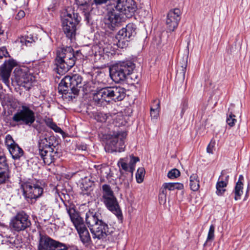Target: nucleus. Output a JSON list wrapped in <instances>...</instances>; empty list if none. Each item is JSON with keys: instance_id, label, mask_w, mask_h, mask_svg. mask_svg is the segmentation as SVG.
<instances>
[{"instance_id": "f257e3e1", "label": "nucleus", "mask_w": 250, "mask_h": 250, "mask_svg": "<svg viewBox=\"0 0 250 250\" xmlns=\"http://www.w3.org/2000/svg\"><path fill=\"white\" fill-rule=\"evenodd\" d=\"M75 55L73 49L70 46L60 48L57 50L55 64L59 74L68 71L74 65Z\"/></svg>"}, {"instance_id": "f03ea898", "label": "nucleus", "mask_w": 250, "mask_h": 250, "mask_svg": "<svg viewBox=\"0 0 250 250\" xmlns=\"http://www.w3.org/2000/svg\"><path fill=\"white\" fill-rule=\"evenodd\" d=\"M125 96V90L120 86L102 88L93 94V99L97 104H102L104 102H109L111 100L121 101Z\"/></svg>"}, {"instance_id": "7ed1b4c3", "label": "nucleus", "mask_w": 250, "mask_h": 250, "mask_svg": "<svg viewBox=\"0 0 250 250\" xmlns=\"http://www.w3.org/2000/svg\"><path fill=\"white\" fill-rule=\"evenodd\" d=\"M66 210L77 229L82 242L85 246H89L91 242V239L83 219L73 207L66 206Z\"/></svg>"}, {"instance_id": "20e7f679", "label": "nucleus", "mask_w": 250, "mask_h": 250, "mask_svg": "<svg viewBox=\"0 0 250 250\" xmlns=\"http://www.w3.org/2000/svg\"><path fill=\"white\" fill-rule=\"evenodd\" d=\"M127 133L124 130H114L107 135L105 149L108 152H122L125 148V140Z\"/></svg>"}, {"instance_id": "39448f33", "label": "nucleus", "mask_w": 250, "mask_h": 250, "mask_svg": "<svg viewBox=\"0 0 250 250\" xmlns=\"http://www.w3.org/2000/svg\"><path fill=\"white\" fill-rule=\"evenodd\" d=\"M62 30L67 37L72 39L76 34L77 25L80 21L81 18L78 13L73 11H68L66 9L61 15Z\"/></svg>"}, {"instance_id": "423d86ee", "label": "nucleus", "mask_w": 250, "mask_h": 250, "mask_svg": "<svg viewBox=\"0 0 250 250\" xmlns=\"http://www.w3.org/2000/svg\"><path fill=\"white\" fill-rule=\"evenodd\" d=\"M134 67V64L131 62H120L110 69L111 78L115 83L124 81L132 73Z\"/></svg>"}, {"instance_id": "0eeeda50", "label": "nucleus", "mask_w": 250, "mask_h": 250, "mask_svg": "<svg viewBox=\"0 0 250 250\" xmlns=\"http://www.w3.org/2000/svg\"><path fill=\"white\" fill-rule=\"evenodd\" d=\"M102 201L107 208L115 214L118 218L122 216L117 199L109 185L104 184L102 186Z\"/></svg>"}, {"instance_id": "6e6552de", "label": "nucleus", "mask_w": 250, "mask_h": 250, "mask_svg": "<svg viewBox=\"0 0 250 250\" xmlns=\"http://www.w3.org/2000/svg\"><path fill=\"white\" fill-rule=\"evenodd\" d=\"M15 82L20 86L29 89L35 81V77L26 66L16 67L14 71Z\"/></svg>"}, {"instance_id": "1a4fd4ad", "label": "nucleus", "mask_w": 250, "mask_h": 250, "mask_svg": "<svg viewBox=\"0 0 250 250\" xmlns=\"http://www.w3.org/2000/svg\"><path fill=\"white\" fill-rule=\"evenodd\" d=\"M36 119L35 113L30 109L29 106L25 104H22L14 114L12 117L13 121L20 125L30 126Z\"/></svg>"}, {"instance_id": "9d476101", "label": "nucleus", "mask_w": 250, "mask_h": 250, "mask_svg": "<svg viewBox=\"0 0 250 250\" xmlns=\"http://www.w3.org/2000/svg\"><path fill=\"white\" fill-rule=\"evenodd\" d=\"M9 225L13 230L20 232L29 228L31 222L28 215L24 211H21L11 218Z\"/></svg>"}, {"instance_id": "9b49d317", "label": "nucleus", "mask_w": 250, "mask_h": 250, "mask_svg": "<svg viewBox=\"0 0 250 250\" xmlns=\"http://www.w3.org/2000/svg\"><path fill=\"white\" fill-rule=\"evenodd\" d=\"M23 195L26 198L37 199L43 192L41 183L36 180L26 182L22 185Z\"/></svg>"}, {"instance_id": "f8f14e48", "label": "nucleus", "mask_w": 250, "mask_h": 250, "mask_svg": "<svg viewBox=\"0 0 250 250\" xmlns=\"http://www.w3.org/2000/svg\"><path fill=\"white\" fill-rule=\"evenodd\" d=\"M82 77L78 74L72 76L67 75L61 81L59 84L60 86H64L67 89H63V91L68 92L69 88L74 95H78L79 90L78 87H81Z\"/></svg>"}, {"instance_id": "ddd939ff", "label": "nucleus", "mask_w": 250, "mask_h": 250, "mask_svg": "<svg viewBox=\"0 0 250 250\" xmlns=\"http://www.w3.org/2000/svg\"><path fill=\"white\" fill-rule=\"evenodd\" d=\"M17 65L13 59L5 61L0 67V80L8 87L10 86L9 78L13 68Z\"/></svg>"}, {"instance_id": "4468645a", "label": "nucleus", "mask_w": 250, "mask_h": 250, "mask_svg": "<svg viewBox=\"0 0 250 250\" xmlns=\"http://www.w3.org/2000/svg\"><path fill=\"white\" fill-rule=\"evenodd\" d=\"M138 161H139V158L138 157L131 155L120 159L117 165L120 171L123 170L129 172L131 173V176H132L136 163Z\"/></svg>"}, {"instance_id": "2eb2a0df", "label": "nucleus", "mask_w": 250, "mask_h": 250, "mask_svg": "<svg viewBox=\"0 0 250 250\" xmlns=\"http://www.w3.org/2000/svg\"><path fill=\"white\" fill-rule=\"evenodd\" d=\"M181 11L179 9L175 8L169 11L167 15L166 24L170 31H173L177 27L180 20Z\"/></svg>"}, {"instance_id": "dca6fc26", "label": "nucleus", "mask_w": 250, "mask_h": 250, "mask_svg": "<svg viewBox=\"0 0 250 250\" xmlns=\"http://www.w3.org/2000/svg\"><path fill=\"white\" fill-rule=\"evenodd\" d=\"M90 230L92 234L93 239L97 238L99 240L105 238L109 233L108 225L103 221L100 222L98 225L91 228Z\"/></svg>"}, {"instance_id": "f3484780", "label": "nucleus", "mask_w": 250, "mask_h": 250, "mask_svg": "<svg viewBox=\"0 0 250 250\" xmlns=\"http://www.w3.org/2000/svg\"><path fill=\"white\" fill-rule=\"evenodd\" d=\"M56 240L46 235L40 234L38 250H52Z\"/></svg>"}, {"instance_id": "a211bd4d", "label": "nucleus", "mask_w": 250, "mask_h": 250, "mask_svg": "<svg viewBox=\"0 0 250 250\" xmlns=\"http://www.w3.org/2000/svg\"><path fill=\"white\" fill-rule=\"evenodd\" d=\"M85 221L90 229L96 225H98L100 222L103 221L100 213L93 211H88L85 214Z\"/></svg>"}, {"instance_id": "6ab92c4d", "label": "nucleus", "mask_w": 250, "mask_h": 250, "mask_svg": "<svg viewBox=\"0 0 250 250\" xmlns=\"http://www.w3.org/2000/svg\"><path fill=\"white\" fill-rule=\"evenodd\" d=\"M229 179V175L226 174L224 171H222L216 185V193L218 195L221 196L226 191L225 188L228 184Z\"/></svg>"}, {"instance_id": "aec40b11", "label": "nucleus", "mask_w": 250, "mask_h": 250, "mask_svg": "<svg viewBox=\"0 0 250 250\" xmlns=\"http://www.w3.org/2000/svg\"><path fill=\"white\" fill-rule=\"evenodd\" d=\"M9 179L8 167L5 157L0 156V185L5 183Z\"/></svg>"}, {"instance_id": "412c9836", "label": "nucleus", "mask_w": 250, "mask_h": 250, "mask_svg": "<svg viewBox=\"0 0 250 250\" xmlns=\"http://www.w3.org/2000/svg\"><path fill=\"white\" fill-rule=\"evenodd\" d=\"M136 27L132 23H129L126 25V27L123 28L119 31L118 34L121 36L122 38H125V39H130L136 34Z\"/></svg>"}, {"instance_id": "4be33fe9", "label": "nucleus", "mask_w": 250, "mask_h": 250, "mask_svg": "<svg viewBox=\"0 0 250 250\" xmlns=\"http://www.w3.org/2000/svg\"><path fill=\"white\" fill-rule=\"evenodd\" d=\"M55 154L56 152L54 151L53 149L51 150H43V151L39 152V154L44 163L47 165H49L54 162L55 160L54 157Z\"/></svg>"}, {"instance_id": "5701e85b", "label": "nucleus", "mask_w": 250, "mask_h": 250, "mask_svg": "<svg viewBox=\"0 0 250 250\" xmlns=\"http://www.w3.org/2000/svg\"><path fill=\"white\" fill-rule=\"evenodd\" d=\"M90 0H75L76 3L79 6L80 9L83 11L85 18L88 19L91 11V6L89 4Z\"/></svg>"}, {"instance_id": "b1692460", "label": "nucleus", "mask_w": 250, "mask_h": 250, "mask_svg": "<svg viewBox=\"0 0 250 250\" xmlns=\"http://www.w3.org/2000/svg\"><path fill=\"white\" fill-rule=\"evenodd\" d=\"M132 176H127L125 175L122 174L119 179V185L120 188L126 190L129 188V185L131 181Z\"/></svg>"}, {"instance_id": "393cba45", "label": "nucleus", "mask_w": 250, "mask_h": 250, "mask_svg": "<svg viewBox=\"0 0 250 250\" xmlns=\"http://www.w3.org/2000/svg\"><path fill=\"white\" fill-rule=\"evenodd\" d=\"M199 179L197 174L193 173L190 175L189 177V186L191 190L196 191H197L199 188Z\"/></svg>"}, {"instance_id": "a878e982", "label": "nucleus", "mask_w": 250, "mask_h": 250, "mask_svg": "<svg viewBox=\"0 0 250 250\" xmlns=\"http://www.w3.org/2000/svg\"><path fill=\"white\" fill-rule=\"evenodd\" d=\"M8 150L14 159L20 158L23 154L22 149L17 144L14 145L12 147L9 148Z\"/></svg>"}, {"instance_id": "bb28decb", "label": "nucleus", "mask_w": 250, "mask_h": 250, "mask_svg": "<svg viewBox=\"0 0 250 250\" xmlns=\"http://www.w3.org/2000/svg\"><path fill=\"white\" fill-rule=\"evenodd\" d=\"M51 143L49 142L47 138H42L40 139L39 142V152L43 151V150H51Z\"/></svg>"}, {"instance_id": "cd10ccee", "label": "nucleus", "mask_w": 250, "mask_h": 250, "mask_svg": "<svg viewBox=\"0 0 250 250\" xmlns=\"http://www.w3.org/2000/svg\"><path fill=\"white\" fill-rule=\"evenodd\" d=\"M243 184L236 183L233 192L234 193V199L237 201L240 199L243 193Z\"/></svg>"}, {"instance_id": "c85d7f7f", "label": "nucleus", "mask_w": 250, "mask_h": 250, "mask_svg": "<svg viewBox=\"0 0 250 250\" xmlns=\"http://www.w3.org/2000/svg\"><path fill=\"white\" fill-rule=\"evenodd\" d=\"M167 186L166 185V183H164L162 188L160 189V194L159 197V202L160 204L165 203L167 200Z\"/></svg>"}, {"instance_id": "c756f323", "label": "nucleus", "mask_w": 250, "mask_h": 250, "mask_svg": "<svg viewBox=\"0 0 250 250\" xmlns=\"http://www.w3.org/2000/svg\"><path fill=\"white\" fill-rule=\"evenodd\" d=\"M45 124L48 127L53 129L56 132L60 133L61 134L63 133V131L61 129V128L58 127L57 125L51 120L48 119L46 120Z\"/></svg>"}, {"instance_id": "7c9ffc66", "label": "nucleus", "mask_w": 250, "mask_h": 250, "mask_svg": "<svg viewBox=\"0 0 250 250\" xmlns=\"http://www.w3.org/2000/svg\"><path fill=\"white\" fill-rule=\"evenodd\" d=\"M102 42H100L99 44L93 46L92 50L95 56L104 55L103 51H102Z\"/></svg>"}, {"instance_id": "2f4dec72", "label": "nucleus", "mask_w": 250, "mask_h": 250, "mask_svg": "<svg viewBox=\"0 0 250 250\" xmlns=\"http://www.w3.org/2000/svg\"><path fill=\"white\" fill-rule=\"evenodd\" d=\"M167 189L169 190H173L175 189L180 190L184 188V185L180 183H166Z\"/></svg>"}, {"instance_id": "473e14b6", "label": "nucleus", "mask_w": 250, "mask_h": 250, "mask_svg": "<svg viewBox=\"0 0 250 250\" xmlns=\"http://www.w3.org/2000/svg\"><path fill=\"white\" fill-rule=\"evenodd\" d=\"M116 39L118 40L117 45L118 47L124 48L127 45V42L129 41L128 39H125V38H122L121 36H119V34L117 35Z\"/></svg>"}, {"instance_id": "72a5a7b5", "label": "nucleus", "mask_w": 250, "mask_h": 250, "mask_svg": "<svg viewBox=\"0 0 250 250\" xmlns=\"http://www.w3.org/2000/svg\"><path fill=\"white\" fill-rule=\"evenodd\" d=\"M145 174V170L143 167H139L136 173V181L138 183H141L143 180Z\"/></svg>"}, {"instance_id": "f704fd0d", "label": "nucleus", "mask_w": 250, "mask_h": 250, "mask_svg": "<svg viewBox=\"0 0 250 250\" xmlns=\"http://www.w3.org/2000/svg\"><path fill=\"white\" fill-rule=\"evenodd\" d=\"M180 175V171L177 168H173L170 170L167 173V177L171 179H175Z\"/></svg>"}, {"instance_id": "c9c22d12", "label": "nucleus", "mask_w": 250, "mask_h": 250, "mask_svg": "<svg viewBox=\"0 0 250 250\" xmlns=\"http://www.w3.org/2000/svg\"><path fill=\"white\" fill-rule=\"evenodd\" d=\"M5 144L7 146L8 149H9V148L10 147H12L14 145H16V144L14 141L12 136L9 134L6 136Z\"/></svg>"}, {"instance_id": "e433bc0d", "label": "nucleus", "mask_w": 250, "mask_h": 250, "mask_svg": "<svg viewBox=\"0 0 250 250\" xmlns=\"http://www.w3.org/2000/svg\"><path fill=\"white\" fill-rule=\"evenodd\" d=\"M102 51H103V54H106L108 55V54L111 53L112 50V46L110 44L107 43L103 42Z\"/></svg>"}, {"instance_id": "4c0bfd02", "label": "nucleus", "mask_w": 250, "mask_h": 250, "mask_svg": "<svg viewBox=\"0 0 250 250\" xmlns=\"http://www.w3.org/2000/svg\"><path fill=\"white\" fill-rule=\"evenodd\" d=\"M52 250H68V249L64 244L56 241Z\"/></svg>"}, {"instance_id": "58836bf2", "label": "nucleus", "mask_w": 250, "mask_h": 250, "mask_svg": "<svg viewBox=\"0 0 250 250\" xmlns=\"http://www.w3.org/2000/svg\"><path fill=\"white\" fill-rule=\"evenodd\" d=\"M226 122L229 126L232 127L234 126L236 122L235 116L231 113L228 117Z\"/></svg>"}, {"instance_id": "ea45409f", "label": "nucleus", "mask_w": 250, "mask_h": 250, "mask_svg": "<svg viewBox=\"0 0 250 250\" xmlns=\"http://www.w3.org/2000/svg\"><path fill=\"white\" fill-rule=\"evenodd\" d=\"M214 229L215 227L214 225H211L209 227L207 242L208 241H212L213 240L214 237Z\"/></svg>"}, {"instance_id": "a19ab883", "label": "nucleus", "mask_w": 250, "mask_h": 250, "mask_svg": "<svg viewBox=\"0 0 250 250\" xmlns=\"http://www.w3.org/2000/svg\"><path fill=\"white\" fill-rule=\"evenodd\" d=\"M8 55V52L5 47L0 48V59L2 58L3 57H7Z\"/></svg>"}, {"instance_id": "79ce46f5", "label": "nucleus", "mask_w": 250, "mask_h": 250, "mask_svg": "<svg viewBox=\"0 0 250 250\" xmlns=\"http://www.w3.org/2000/svg\"><path fill=\"white\" fill-rule=\"evenodd\" d=\"M186 71V64H185L184 66H181L180 69L178 70V73L179 74H181L183 78H185V73Z\"/></svg>"}, {"instance_id": "37998d69", "label": "nucleus", "mask_w": 250, "mask_h": 250, "mask_svg": "<svg viewBox=\"0 0 250 250\" xmlns=\"http://www.w3.org/2000/svg\"><path fill=\"white\" fill-rule=\"evenodd\" d=\"M25 16V12L22 10H20L15 17V19L19 20Z\"/></svg>"}, {"instance_id": "c03bdc74", "label": "nucleus", "mask_w": 250, "mask_h": 250, "mask_svg": "<svg viewBox=\"0 0 250 250\" xmlns=\"http://www.w3.org/2000/svg\"><path fill=\"white\" fill-rule=\"evenodd\" d=\"M213 147H214V145L210 143L208 146V147L207 148V152L208 153H212Z\"/></svg>"}, {"instance_id": "a18cd8bd", "label": "nucleus", "mask_w": 250, "mask_h": 250, "mask_svg": "<svg viewBox=\"0 0 250 250\" xmlns=\"http://www.w3.org/2000/svg\"><path fill=\"white\" fill-rule=\"evenodd\" d=\"M150 116L152 119H155L156 117V114L155 113V109L153 108H151L150 110Z\"/></svg>"}, {"instance_id": "49530a36", "label": "nucleus", "mask_w": 250, "mask_h": 250, "mask_svg": "<svg viewBox=\"0 0 250 250\" xmlns=\"http://www.w3.org/2000/svg\"><path fill=\"white\" fill-rule=\"evenodd\" d=\"M244 180V177L242 175H239V179L236 183L243 184V181Z\"/></svg>"}, {"instance_id": "de8ad7c7", "label": "nucleus", "mask_w": 250, "mask_h": 250, "mask_svg": "<svg viewBox=\"0 0 250 250\" xmlns=\"http://www.w3.org/2000/svg\"><path fill=\"white\" fill-rule=\"evenodd\" d=\"M47 209V206L46 205L43 204H41V211H45Z\"/></svg>"}, {"instance_id": "09e8293b", "label": "nucleus", "mask_w": 250, "mask_h": 250, "mask_svg": "<svg viewBox=\"0 0 250 250\" xmlns=\"http://www.w3.org/2000/svg\"><path fill=\"white\" fill-rule=\"evenodd\" d=\"M15 1H17L21 5L24 4L25 3V0H15Z\"/></svg>"}, {"instance_id": "8fccbe9b", "label": "nucleus", "mask_w": 250, "mask_h": 250, "mask_svg": "<svg viewBox=\"0 0 250 250\" xmlns=\"http://www.w3.org/2000/svg\"><path fill=\"white\" fill-rule=\"evenodd\" d=\"M3 33H4V31L3 30H2L1 26L0 25V36L2 35L3 34Z\"/></svg>"}, {"instance_id": "3c124183", "label": "nucleus", "mask_w": 250, "mask_h": 250, "mask_svg": "<svg viewBox=\"0 0 250 250\" xmlns=\"http://www.w3.org/2000/svg\"><path fill=\"white\" fill-rule=\"evenodd\" d=\"M31 42H32V41H30L28 40H26L25 43L26 45H28V43H31Z\"/></svg>"}, {"instance_id": "603ef678", "label": "nucleus", "mask_w": 250, "mask_h": 250, "mask_svg": "<svg viewBox=\"0 0 250 250\" xmlns=\"http://www.w3.org/2000/svg\"><path fill=\"white\" fill-rule=\"evenodd\" d=\"M0 228H6V227L5 225L0 224Z\"/></svg>"}, {"instance_id": "864d4df0", "label": "nucleus", "mask_w": 250, "mask_h": 250, "mask_svg": "<svg viewBox=\"0 0 250 250\" xmlns=\"http://www.w3.org/2000/svg\"><path fill=\"white\" fill-rule=\"evenodd\" d=\"M250 190V184L249 183L247 186V192H249Z\"/></svg>"}, {"instance_id": "5fc2aeb1", "label": "nucleus", "mask_w": 250, "mask_h": 250, "mask_svg": "<svg viewBox=\"0 0 250 250\" xmlns=\"http://www.w3.org/2000/svg\"><path fill=\"white\" fill-rule=\"evenodd\" d=\"M176 2H179L180 1H182V0H174Z\"/></svg>"}, {"instance_id": "6e6d98bb", "label": "nucleus", "mask_w": 250, "mask_h": 250, "mask_svg": "<svg viewBox=\"0 0 250 250\" xmlns=\"http://www.w3.org/2000/svg\"><path fill=\"white\" fill-rule=\"evenodd\" d=\"M105 120H106V118H104V119L103 120H101V122L105 121Z\"/></svg>"}, {"instance_id": "4d7b16f0", "label": "nucleus", "mask_w": 250, "mask_h": 250, "mask_svg": "<svg viewBox=\"0 0 250 250\" xmlns=\"http://www.w3.org/2000/svg\"><path fill=\"white\" fill-rule=\"evenodd\" d=\"M93 184V183L92 182H89V187H91L92 186V185Z\"/></svg>"}, {"instance_id": "13d9d810", "label": "nucleus", "mask_w": 250, "mask_h": 250, "mask_svg": "<svg viewBox=\"0 0 250 250\" xmlns=\"http://www.w3.org/2000/svg\"><path fill=\"white\" fill-rule=\"evenodd\" d=\"M185 104V107H187V104L186 103Z\"/></svg>"}, {"instance_id": "bf43d9fd", "label": "nucleus", "mask_w": 250, "mask_h": 250, "mask_svg": "<svg viewBox=\"0 0 250 250\" xmlns=\"http://www.w3.org/2000/svg\"><path fill=\"white\" fill-rule=\"evenodd\" d=\"M2 88V87L1 86V84H0V89H1Z\"/></svg>"}]
</instances>
